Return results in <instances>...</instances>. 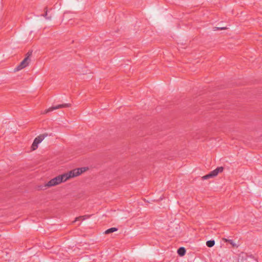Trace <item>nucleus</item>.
I'll list each match as a JSON object with an SVG mask.
<instances>
[{
  "instance_id": "nucleus-8",
  "label": "nucleus",
  "mask_w": 262,
  "mask_h": 262,
  "mask_svg": "<svg viewBox=\"0 0 262 262\" xmlns=\"http://www.w3.org/2000/svg\"><path fill=\"white\" fill-rule=\"evenodd\" d=\"M225 241L226 242H228L232 246V247H238V245L235 243L231 239H225Z\"/></svg>"
},
{
  "instance_id": "nucleus-3",
  "label": "nucleus",
  "mask_w": 262,
  "mask_h": 262,
  "mask_svg": "<svg viewBox=\"0 0 262 262\" xmlns=\"http://www.w3.org/2000/svg\"><path fill=\"white\" fill-rule=\"evenodd\" d=\"M48 136L47 134L40 135L35 138L31 146L32 150H35L38 148V145Z\"/></svg>"
},
{
  "instance_id": "nucleus-7",
  "label": "nucleus",
  "mask_w": 262,
  "mask_h": 262,
  "mask_svg": "<svg viewBox=\"0 0 262 262\" xmlns=\"http://www.w3.org/2000/svg\"><path fill=\"white\" fill-rule=\"evenodd\" d=\"M117 230H118V229L117 228L113 227V228H111L106 230L104 232V233L106 234H107L114 232L115 231H116Z\"/></svg>"
},
{
  "instance_id": "nucleus-6",
  "label": "nucleus",
  "mask_w": 262,
  "mask_h": 262,
  "mask_svg": "<svg viewBox=\"0 0 262 262\" xmlns=\"http://www.w3.org/2000/svg\"><path fill=\"white\" fill-rule=\"evenodd\" d=\"M178 253L180 256H183L186 253V250L184 247H181L178 250Z\"/></svg>"
},
{
  "instance_id": "nucleus-5",
  "label": "nucleus",
  "mask_w": 262,
  "mask_h": 262,
  "mask_svg": "<svg viewBox=\"0 0 262 262\" xmlns=\"http://www.w3.org/2000/svg\"><path fill=\"white\" fill-rule=\"evenodd\" d=\"M71 106V104L70 103H64L62 104H59L55 106H52L51 107L46 110H45L43 112H41V114H47L49 112H50L51 111H53L54 110L60 108H63V107H69Z\"/></svg>"
},
{
  "instance_id": "nucleus-11",
  "label": "nucleus",
  "mask_w": 262,
  "mask_h": 262,
  "mask_svg": "<svg viewBox=\"0 0 262 262\" xmlns=\"http://www.w3.org/2000/svg\"><path fill=\"white\" fill-rule=\"evenodd\" d=\"M45 13L44 14H43V16L46 17V19H50L51 17H47V13H48L47 8H45Z\"/></svg>"
},
{
  "instance_id": "nucleus-9",
  "label": "nucleus",
  "mask_w": 262,
  "mask_h": 262,
  "mask_svg": "<svg viewBox=\"0 0 262 262\" xmlns=\"http://www.w3.org/2000/svg\"><path fill=\"white\" fill-rule=\"evenodd\" d=\"M215 244V242L213 240H210L206 242V245L208 247H213Z\"/></svg>"
},
{
  "instance_id": "nucleus-10",
  "label": "nucleus",
  "mask_w": 262,
  "mask_h": 262,
  "mask_svg": "<svg viewBox=\"0 0 262 262\" xmlns=\"http://www.w3.org/2000/svg\"><path fill=\"white\" fill-rule=\"evenodd\" d=\"M89 215H83V216H80L79 217H77L75 219V222H76L77 221H79L80 220H84L86 219H88L89 217Z\"/></svg>"
},
{
  "instance_id": "nucleus-1",
  "label": "nucleus",
  "mask_w": 262,
  "mask_h": 262,
  "mask_svg": "<svg viewBox=\"0 0 262 262\" xmlns=\"http://www.w3.org/2000/svg\"><path fill=\"white\" fill-rule=\"evenodd\" d=\"M82 168H76L61 175L58 176L51 179L44 185L38 187V190H46L48 188L56 186L63 182H65L70 178L78 176L82 173Z\"/></svg>"
},
{
  "instance_id": "nucleus-4",
  "label": "nucleus",
  "mask_w": 262,
  "mask_h": 262,
  "mask_svg": "<svg viewBox=\"0 0 262 262\" xmlns=\"http://www.w3.org/2000/svg\"><path fill=\"white\" fill-rule=\"evenodd\" d=\"M223 167H217L215 169L211 171L209 173L202 177V179L204 180L216 177L219 172H221L223 171Z\"/></svg>"
},
{
  "instance_id": "nucleus-2",
  "label": "nucleus",
  "mask_w": 262,
  "mask_h": 262,
  "mask_svg": "<svg viewBox=\"0 0 262 262\" xmlns=\"http://www.w3.org/2000/svg\"><path fill=\"white\" fill-rule=\"evenodd\" d=\"M32 54V51H29L26 55V57L23 60L20 64L17 66V71L21 70L29 66L31 59L30 57Z\"/></svg>"
}]
</instances>
